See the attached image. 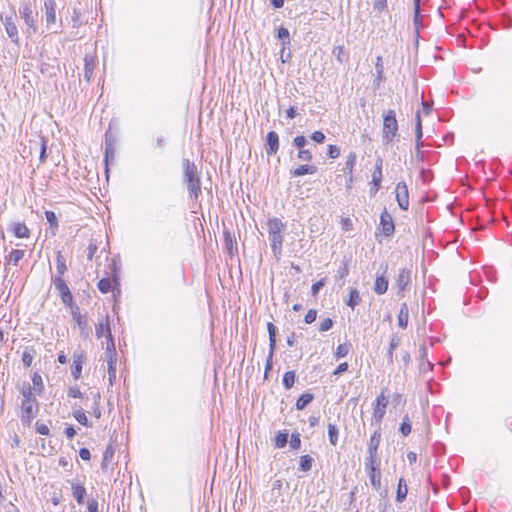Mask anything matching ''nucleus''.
Returning a JSON list of instances; mask_svg holds the SVG:
<instances>
[{"instance_id":"f257e3e1","label":"nucleus","mask_w":512,"mask_h":512,"mask_svg":"<svg viewBox=\"0 0 512 512\" xmlns=\"http://www.w3.org/2000/svg\"><path fill=\"white\" fill-rule=\"evenodd\" d=\"M183 167V182L186 185L189 198L197 201L202 193L201 189V177L194 162L189 159L182 161Z\"/></svg>"},{"instance_id":"f03ea898","label":"nucleus","mask_w":512,"mask_h":512,"mask_svg":"<svg viewBox=\"0 0 512 512\" xmlns=\"http://www.w3.org/2000/svg\"><path fill=\"white\" fill-rule=\"evenodd\" d=\"M268 237L275 259L278 261L282 256L284 232L286 224L279 218H271L267 221Z\"/></svg>"},{"instance_id":"7ed1b4c3","label":"nucleus","mask_w":512,"mask_h":512,"mask_svg":"<svg viewBox=\"0 0 512 512\" xmlns=\"http://www.w3.org/2000/svg\"><path fill=\"white\" fill-rule=\"evenodd\" d=\"M398 131V122L394 110H388L383 116L382 142L389 144L393 141Z\"/></svg>"},{"instance_id":"20e7f679","label":"nucleus","mask_w":512,"mask_h":512,"mask_svg":"<svg viewBox=\"0 0 512 512\" xmlns=\"http://www.w3.org/2000/svg\"><path fill=\"white\" fill-rule=\"evenodd\" d=\"M39 411V404L37 400L27 401L22 400L21 401V414H20V420L24 427H30L32 424V421L34 420L35 416L37 415Z\"/></svg>"},{"instance_id":"39448f33","label":"nucleus","mask_w":512,"mask_h":512,"mask_svg":"<svg viewBox=\"0 0 512 512\" xmlns=\"http://www.w3.org/2000/svg\"><path fill=\"white\" fill-rule=\"evenodd\" d=\"M386 391V388L381 389L380 394L376 398V405L372 414V423H375L378 426L381 424L385 416L386 408L389 403L388 396L385 394Z\"/></svg>"},{"instance_id":"423d86ee","label":"nucleus","mask_w":512,"mask_h":512,"mask_svg":"<svg viewBox=\"0 0 512 512\" xmlns=\"http://www.w3.org/2000/svg\"><path fill=\"white\" fill-rule=\"evenodd\" d=\"M411 281V271L406 268L399 269L398 274L395 278L394 288L397 289V296L402 297L404 295L407 286Z\"/></svg>"},{"instance_id":"0eeeda50","label":"nucleus","mask_w":512,"mask_h":512,"mask_svg":"<svg viewBox=\"0 0 512 512\" xmlns=\"http://www.w3.org/2000/svg\"><path fill=\"white\" fill-rule=\"evenodd\" d=\"M19 13L21 17L23 18L25 24L27 25V30L25 33L28 36H31V34L35 33L36 28V20L35 16L33 15L32 9L29 4H24L20 7Z\"/></svg>"},{"instance_id":"6e6552de","label":"nucleus","mask_w":512,"mask_h":512,"mask_svg":"<svg viewBox=\"0 0 512 512\" xmlns=\"http://www.w3.org/2000/svg\"><path fill=\"white\" fill-rule=\"evenodd\" d=\"M365 470L370 478L371 485L374 489L381 488V471L380 462H365Z\"/></svg>"},{"instance_id":"1a4fd4ad","label":"nucleus","mask_w":512,"mask_h":512,"mask_svg":"<svg viewBox=\"0 0 512 512\" xmlns=\"http://www.w3.org/2000/svg\"><path fill=\"white\" fill-rule=\"evenodd\" d=\"M381 441V429L378 427L372 434L368 443L369 457L366 462H380L378 459V447Z\"/></svg>"},{"instance_id":"9d476101","label":"nucleus","mask_w":512,"mask_h":512,"mask_svg":"<svg viewBox=\"0 0 512 512\" xmlns=\"http://www.w3.org/2000/svg\"><path fill=\"white\" fill-rule=\"evenodd\" d=\"M379 229L386 237L392 236L395 232L393 217L386 209L381 213Z\"/></svg>"},{"instance_id":"9b49d317","label":"nucleus","mask_w":512,"mask_h":512,"mask_svg":"<svg viewBox=\"0 0 512 512\" xmlns=\"http://www.w3.org/2000/svg\"><path fill=\"white\" fill-rule=\"evenodd\" d=\"M106 356L108 362L109 380L112 383V381L116 378V350L114 340L110 339V343H108V347L106 348Z\"/></svg>"},{"instance_id":"f8f14e48","label":"nucleus","mask_w":512,"mask_h":512,"mask_svg":"<svg viewBox=\"0 0 512 512\" xmlns=\"http://www.w3.org/2000/svg\"><path fill=\"white\" fill-rule=\"evenodd\" d=\"M396 200L401 209L407 210L409 207V193L405 182H399L395 189Z\"/></svg>"},{"instance_id":"ddd939ff","label":"nucleus","mask_w":512,"mask_h":512,"mask_svg":"<svg viewBox=\"0 0 512 512\" xmlns=\"http://www.w3.org/2000/svg\"><path fill=\"white\" fill-rule=\"evenodd\" d=\"M86 361V355L84 351H75L73 354V363L71 366V375L75 380H78L81 376L82 365Z\"/></svg>"},{"instance_id":"4468645a","label":"nucleus","mask_w":512,"mask_h":512,"mask_svg":"<svg viewBox=\"0 0 512 512\" xmlns=\"http://www.w3.org/2000/svg\"><path fill=\"white\" fill-rule=\"evenodd\" d=\"M6 33L15 44L19 43L18 28L12 16L1 17Z\"/></svg>"},{"instance_id":"2eb2a0df","label":"nucleus","mask_w":512,"mask_h":512,"mask_svg":"<svg viewBox=\"0 0 512 512\" xmlns=\"http://www.w3.org/2000/svg\"><path fill=\"white\" fill-rule=\"evenodd\" d=\"M115 153H116V145H115V139L110 133V131H107L105 134V155H104V161L106 164V167L108 166V163L110 161L115 160Z\"/></svg>"},{"instance_id":"dca6fc26","label":"nucleus","mask_w":512,"mask_h":512,"mask_svg":"<svg viewBox=\"0 0 512 512\" xmlns=\"http://www.w3.org/2000/svg\"><path fill=\"white\" fill-rule=\"evenodd\" d=\"M265 150L268 156L275 155L279 150V136L275 131H270L266 135Z\"/></svg>"},{"instance_id":"f3484780","label":"nucleus","mask_w":512,"mask_h":512,"mask_svg":"<svg viewBox=\"0 0 512 512\" xmlns=\"http://www.w3.org/2000/svg\"><path fill=\"white\" fill-rule=\"evenodd\" d=\"M382 181V159L378 158L375 164V169L372 173V181L371 184L373 187L370 189L371 195H374L377 193V191L380 189Z\"/></svg>"},{"instance_id":"a211bd4d","label":"nucleus","mask_w":512,"mask_h":512,"mask_svg":"<svg viewBox=\"0 0 512 512\" xmlns=\"http://www.w3.org/2000/svg\"><path fill=\"white\" fill-rule=\"evenodd\" d=\"M224 248L232 258L238 252L237 242L235 237L231 234L228 229L224 230Z\"/></svg>"},{"instance_id":"6ab92c4d","label":"nucleus","mask_w":512,"mask_h":512,"mask_svg":"<svg viewBox=\"0 0 512 512\" xmlns=\"http://www.w3.org/2000/svg\"><path fill=\"white\" fill-rule=\"evenodd\" d=\"M45 20L47 25L55 24L56 22V2L55 0H45Z\"/></svg>"},{"instance_id":"aec40b11","label":"nucleus","mask_w":512,"mask_h":512,"mask_svg":"<svg viewBox=\"0 0 512 512\" xmlns=\"http://www.w3.org/2000/svg\"><path fill=\"white\" fill-rule=\"evenodd\" d=\"M95 334L97 338H101L103 336L107 339V344L110 343V339L114 340L111 334L110 324H109V318L106 317V322H100L95 327Z\"/></svg>"},{"instance_id":"412c9836","label":"nucleus","mask_w":512,"mask_h":512,"mask_svg":"<svg viewBox=\"0 0 512 512\" xmlns=\"http://www.w3.org/2000/svg\"><path fill=\"white\" fill-rule=\"evenodd\" d=\"M95 68V57L93 55L86 54L84 57V78L90 81L93 76Z\"/></svg>"},{"instance_id":"4be33fe9","label":"nucleus","mask_w":512,"mask_h":512,"mask_svg":"<svg viewBox=\"0 0 512 512\" xmlns=\"http://www.w3.org/2000/svg\"><path fill=\"white\" fill-rule=\"evenodd\" d=\"M317 172V167L314 165H300L297 168L290 171V175L292 177H300L306 174H315Z\"/></svg>"},{"instance_id":"5701e85b","label":"nucleus","mask_w":512,"mask_h":512,"mask_svg":"<svg viewBox=\"0 0 512 512\" xmlns=\"http://www.w3.org/2000/svg\"><path fill=\"white\" fill-rule=\"evenodd\" d=\"M115 449L112 445H108L103 453L101 468L104 472L109 469V466L114 458Z\"/></svg>"},{"instance_id":"b1692460","label":"nucleus","mask_w":512,"mask_h":512,"mask_svg":"<svg viewBox=\"0 0 512 512\" xmlns=\"http://www.w3.org/2000/svg\"><path fill=\"white\" fill-rule=\"evenodd\" d=\"M388 279L384 275L377 276L374 284V292L378 295H383L388 290Z\"/></svg>"},{"instance_id":"393cba45","label":"nucleus","mask_w":512,"mask_h":512,"mask_svg":"<svg viewBox=\"0 0 512 512\" xmlns=\"http://www.w3.org/2000/svg\"><path fill=\"white\" fill-rule=\"evenodd\" d=\"M400 345V337L396 334H393L390 339L389 349L387 352V362L389 365H393V353L394 350Z\"/></svg>"},{"instance_id":"a878e982","label":"nucleus","mask_w":512,"mask_h":512,"mask_svg":"<svg viewBox=\"0 0 512 512\" xmlns=\"http://www.w3.org/2000/svg\"><path fill=\"white\" fill-rule=\"evenodd\" d=\"M72 494L78 504L84 503L86 489L83 484H72Z\"/></svg>"},{"instance_id":"bb28decb","label":"nucleus","mask_w":512,"mask_h":512,"mask_svg":"<svg viewBox=\"0 0 512 512\" xmlns=\"http://www.w3.org/2000/svg\"><path fill=\"white\" fill-rule=\"evenodd\" d=\"M409 309L406 303L401 304V308L398 314V325L405 329L408 325Z\"/></svg>"},{"instance_id":"cd10ccee","label":"nucleus","mask_w":512,"mask_h":512,"mask_svg":"<svg viewBox=\"0 0 512 512\" xmlns=\"http://www.w3.org/2000/svg\"><path fill=\"white\" fill-rule=\"evenodd\" d=\"M13 233L17 238H28L30 231L25 223L17 222L13 224Z\"/></svg>"},{"instance_id":"c85d7f7f","label":"nucleus","mask_w":512,"mask_h":512,"mask_svg":"<svg viewBox=\"0 0 512 512\" xmlns=\"http://www.w3.org/2000/svg\"><path fill=\"white\" fill-rule=\"evenodd\" d=\"M375 69H376V78L374 80V85L379 86L381 82L384 80L383 72V60L381 56H377L376 63H375Z\"/></svg>"},{"instance_id":"c756f323","label":"nucleus","mask_w":512,"mask_h":512,"mask_svg":"<svg viewBox=\"0 0 512 512\" xmlns=\"http://www.w3.org/2000/svg\"><path fill=\"white\" fill-rule=\"evenodd\" d=\"M55 289L58 291L60 296L70 292V289L64 279L60 276H55L52 278Z\"/></svg>"},{"instance_id":"7c9ffc66","label":"nucleus","mask_w":512,"mask_h":512,"mask_svg":"<svg viewBox=\"0 0 512 512\" xmlns=\"http://www.w3.org/2000/svg\"><path fill=\"white\" fill-rule=\"evenodd\" d=\"M314 399V395L311 393L302 394L296 401V409L303 410L308 406Z\"/></svg>"},{"instance_id":"2f4dec72","label":"nucleus","mask_w":512,"mask_h":512,"mask_svg":"<svg viewBox=\"0 0 512 512\" xmlns=\"http://www.w3.org/2000/svg\"><path fill=\"white\" fill-rule=\"evenodd\" d=\"M408 493V488L403 478L399 479L397 492H396V501L401 503L405 500Z\"/></svg>"},{"instance_id":"473e14b6","label":"nucleus","mask_w":512,"mask_h":512,"mask_svg":"<svg viewBox=\"0 0 512 512\" xmlns=\"http://www.w3.org/2000/svg\"><path fill=\"white\" fill-rule=\"evenodd\" d=\"M56 270L58 273L57 276H60L62 278H63V275L65 274V272L68 270L67 265H66V260L60 251L57 252Z\"/></svg>"},{"instance_id":"72a5a7b5","label":"nucleus","mask_w":512,"mask_h":512,"mask_svg":"<svg viewBox=\"0 0 512 512\" xmlns=\"http://www.w3.org/2000/svg\"><path fill=\"white\" fill-rule=\"evenodd\" d=\"M267 330H268V334H269V349H271L272 351H275L277 328L272 322H268Z\"/></svg>"},{"instance_id":"f704fd0d","label":"nucleus","mask_w":512,"mask_h":512,"mask_svg":"<svg viewBox=\"0 0 512 512\" xmlns=\"http://www.w3.org/2000/svg\"><path fill=\"white\" fill-rule=\"evenodd\" d=\"M22 400L32 401L37 400L35 394L32 392V388L28 382H24L20 388Z\"/></svg>"},{"instance_id":"c9c22d12","label":"nucleus","mask_w":512,"mask_h":512,"mask_svg":"<svg viewBox=\"0 0 512 512\" xmlns=\"http://www.w3.org/2000/svg\"><path fill=\"white\" fill-rule=\"evenodd\" d=\"M72 318L73 320L77 323V325L80 327V328H85L86 325H87V320L86 318L81 314L80 312V309L78 306H75L74 308H72Z\"/></svg>"},{"instance_id":"e433bc0d","label":"nucleus","mask_w":512,"mask_h":512,"mask_svg":"<svg viewBox=\"0 0 512 512\" xmlns=\"http://www.w3.org/2000/svg\"><path fill=\"white\" fill-rule=\"evenodd\" d=\"M33 388L35 392L39 395L42 394L44 390V384L41 375L38 372H34L32 375Z\"/></svg>"},{"instance_id":"4c0bfd02","label":"nucleus","mask_w":512,"mask_h":512,"mask_svg":"<svg viewBox=\"0 0 512 512\" xmlns=\"http://www.w3.org/2000/svg\"><path fill=\"white\" fill-rule=\"evenodd\" d=\"M332 54L335 56L336 60L339 62V63H344L346 61H348V54L345 53L344 51V47L339 45V46H335L332 50Z\"/></svg>"},{"instance_id":"58836bf2","label":"nucleus","mask_w":512,"mask_h":512,"mask_svg":"<svg viewBox=\"0 0 512 512\" xmlns=\"http://www.w3.org/2000/svg\"><path fill=\"white\" fill-rule=\"evenodd\" d=\"M361 301L359 291L356 288H352L349 293V299L347 305L354 309Z\"/></svg>"},{"instance_id":"ea45409f","label":"nucleus","mask_w":512,"mask_h":512,"mask_svg":"<svg viewBox=\"0 0 512 512\" xmlns=\"http://www.w3.org/2000/svg\"><path fill=\"white\" fill-rule=\"evenodd\" d=\"M295 380H296V374L294 371L291 370V371L285 372L283 375V380H282V383H283V386L285 387V389L292 388L295 383Z\"/></svg>"},{"instance_id":"a19ab883","label":"nucleus","mask_w":512,"mask_h":512,"mask_svg":"<svg viewBox=\"0 0 512 512\" xmlns=\"http://www.w3.org/2000/svg\"><path fill=\"white\" fill-rule=\"evenodd\" d=\"M338 428L335 424H328V437L331 445L336 446L338 443Z\"/></svg>"},{"instance_id":"79ce46f5","label":"nucleus","mask_w":512,"mask_h":512,"mask_svg":"<svg viewBox=\"0 0 512 512\" xmlns=\"http://www.w3.org/2000/svg\"><path fill=\"white\" fill-rule=\"evenodd\" d=\"M411 422L408 415L403 417L402 423L400 424L399 431L403 436H408L411 433Z\"/></svg>"},{"instance_id":"37998d69","label":"nucleus","mask_w":512,"mask_h":512,"mask_svg":"<svg viewBox=\"0 0 512 512\" xmlns=\"http://www.w3.org/2000/svg\"><path fill=\"white\" fill-rule=\"evenodd\" d=\"M277 37L282 41L283 47L290 44V34L287 28L281 26L277 31Z\"/></svg>"},{"instance_id":"c03bdc74","label":"nucleus","mask_w":512,"mask_h":512,"mask_svg":"<svg viewBox=\"0 0 512 512\" xmlns=\"http://www.w3.org/2000/svg\"><path fill=\"white\" fill-rule=\"evenodd\" d=\"M24 257V251L19 249H13L8 256L9 262L17 266L19 261Z\"/></svg>"},{"instance_id":"a18cd8bd","label":"nucleus","mask_w":512,"mask_h":512,"mask_svg":"<svg viewBox=\"0 0 512 512\" xmlns=\"http://www.w3.org/2000/svg\"><path fill=\"white\" fill-rule=\"evenodd\" d=\"M312 462H313V459L311 456H309V455L301 456L299 469L303 472L309 471L312 467Z\"/></svg>"},{"instance_id":"49530a36","label":"nucleus","mask_w":512,"mask_h":512,"mask_svg":"<svg viewBox=\"0 0 512 512\" xmlns=\"http://www.w3.org/2000/svg\"><path fill=\"white\" fill-rule=\"evenodd\" d=\"M34 358V351L32 349H26L24 350L22 354V363L24 367L28 368L31 366L32 361Z\"/></svg>"},{"instance_id":"de8ad7c7","label":"nucleus","mask_w":512,"mask_h":512,"mask_svg":"<svg viewBox=\"0 0 512 512\" xmlns=\"http://www.w3.org/2000/svg\"><path fill=\"white\" fill-rule=\"evenodd\" d=\"M45 218L50 224L51 229H57L58 228V220L56 217V214L53 211L47 210L45 211Z\"/></svg>"},{"instance_id":"09e8293b","label":"nucleus","mask_w":512,"mask_h":512,"mask_svg":"<svg viewBox=\"0 0 512 512\" xmlns=\"http://www.w3.org/2000/svg\"><path fill=\"white\" fill-rule=\"evenodd\" d=\"M288 442V434L284 432H279L275 437V446L277 448H283L286 446Z\"/></svg>"},{"instance_id":"8fccbe9b","label":"nucleus","mask_w":512,"mask_h":512,"mask_svg":"<svg viewBox=\"0 0 512 512\" xmlns=\"http://www.w3.org/2000/svg\"><path fill=\"white\" fill-rule=\"evenodd\" d=\"M98 289L102 293H108L111 290V280L109 278H102L97 284Z\"/></svg>"},{"instance_id":"3c124183","label":"nucleus","mask_w":512,"mask_h":512,"mask_svg":"<svg viewBox=\"0 0 512 512\" xmlns=\"http://www.w3.org/2000/svg\"><path fill=\"white\" fill-rule=\"evenodd\" d=\"M349 350H350V345L347 343L338 345L336 352H335L336 358L339 359V358H343V357L347 356L349 353Z\"/></svg>"},{"instance_id":"603ef678","label":"nucleus","mask_w":512,"mask_h":512,"mask_svg":"<svg viewBox=\"0 0 512 512\" xmlns=\"http://www.w3.org/2000/svg\"><path fill=\"white\" fill-rule=\"evenodd\" d=\"M74 418L84 426H90L88 418L83 410H77L74 412Z\"/></svg>"},{"instance_id":"864d4df0","label":"nucleus","mask_w":512,"mask_h":512,"mask_svg":"<svg viewBox=\"0 0 512 512\" xmlns=\"http://www.w3.org/2000/svg\"><path fill=\"white\" fill-rule=\"evenodd\" d=\"M355 164H356V154L354 152H350L348 154L346 162H345V169H347L349 171V173L351 174Z\"/></svg>"},{"instance_id":"5fc2aeb1","label":"nucleus","mask_w":512,"mask_h":512,"mask_svg":"<svg viewBox=\"0 0 512 512\" xmlns=\"http://www.w3.org/2000/svg\"><path fill=\"white\" fill-rule=\"evenodd\" d=\"M274 352L275 351H272L271 349H269V353H268L266 364H265V371H264L265 379L268 378V373H269V371L272 370Z\"/></svg>"},{"instance_id":"6e6d98bb","label":"nucleus","mask_w":512,"mask_h":512,"mask_svg":"<svg viewBox=\"0 0 512 512\" xmlns=\"http://www.w3.org/2000/svg\"><path fill=\"white\" fill-rule=\"evenodd\" d=\"M297 158L301 161L310 162L313 155L309 149H300L297 153Z\"/></svg>"},{"instance_id":"4d7b16f0","label":"nucleus","mask_w":512,"mask_h":512,"mask_svg":"<svg viewBox=\"0 0 512 512\" xmlns=\"http://www.w3.org/2000/svg\"><path fill=\"white\" fill-rule=\"evenodd\" d=\"M307 144V139L305 136L303 135H299V136H296L293 141H292V145L294 147H296L297 149H304V147L306 146Z\"/></svg>"},{"instance_id":"13d9d810","label":"nucleus","mask_w":512,"mask_h":512,"mask_svg":"<svg viewBox=\"0 0 512 512\" xmlns=\"http://www.w3.org/2000/svg\"><path fill=\"white\" fill-rule=\"evenodd\" d=\"M422 123H421V117H420V113L417 112L416 114V127H415V138L416 140H421L422 139Z\"/></svg>"},{"instance_id":"bf43d9fd","label":"nucleus","mask_w":512,"mask_h":512,"mask_svg":"<svg viewBox=\"0 0 512 512\" xmlns=\"http://www.w3.org/2000/svg\"><path fill=\"white\" fill-rule=\"evenodd\" d=\"M35 428L36 432L40 435L48 436L50 434L49 427L44 423H40L37 421L35 424Z\"/></svg>"},{"instance_id":"052dcab7","label":"nucleus","mask_w":512,"mask_h":512,"mask_svg":"<svg viewBox=\"0 0 512 512\" xmlns=\"http://www.w3.org/2000/svg\"><path fill=\"white\" fill-rule=\"evenodd\" d=\"M387 8H388L387 0H374V3H373L374 10H376L380 13V12L387 10Z\"/></svg>"},{"instance_id":"680f3d73","label":"nucleus","mask_w":512,"mask_h":512,"mask_svg":"<svg viewBox=\"0 0 512 512\" xmlns=\"http://www.w3.org/2000/svg\"><path fill=\"white\" fill-rule=\"evenodd\" d=\"M327 156L331 159H336L340 156V148L336 145H329Z\"/></svg>"},{"instance_id":"e2e57ef3","label":"nucleus","mask_w":512,"mask_h":512,"mask_svg":"<svg viewBox=\"0 0 512 512\" xmlns=\"http://www.w3.org/2000/svg\"><path fill=\"white\" fill-rule=\"evenodd\" d=\"M333 326V321L331 318H325L320 322L319 325V331L320 332H326L330 330Z\"/></svg>"},{"instance_id":"0e129e2a","label":"nucleus","mask_w":512,"mask_h":512,"mask_svg":"<svg viewBox=\"0 0 512 512\" xmlns=\"http://www.w3.org/2000/svg\"><path fill=\"white\" fill-rule=\"evenodd\" d=\"M317 318V311L315 309H309L304 317V321L306 324L313 323Z\"/></svg>"},{"instance_id":"69168bd1","label":"nucleus","mask_w":512,"mask_h":512,"mask_svg":"<svg viewBox=\"0 0 512 512\" xmlns=\"http://www.w3.org/2000/svg\"><path fill=\"white\" fill-rule=\"evenodd\" d=\"M61 297V300L62 302L66 305V306H69L71 309L74 308L75 306H73L74 302H73V296H72V293L71 291L60 296Z\"/></svg>"},{"instance_id":"338daca9","label":"nucleus","mask_w":512,"mask_h":512,"mask_svg":"<svg viewBox=\"0 0 512 512\" xmlns=\"http://www.w3.org/2000/svg\"><path fill=\"white\" fill-rule=\"evenodd\" d=\"M310 138L316 143H323L326 139L324 133L322 131H314Z\"/></svg>"},{"instance_id":"774afa93","label":"nucleus","mask_w":512,"mask_h":512,"mask_svg":"<svg viewBox=\"0 0 512 512\" xmlns=\"http://www.w3.org/2000/svg\"><path fill=\"white\" fill-rule=\"evenodd\" d=\"M301 445V439L299 434H292L291 440H290V447L292 449H299Z\"/></svg>"}]
</instances>
